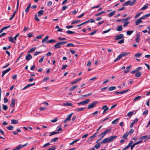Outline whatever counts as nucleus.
<instances>
[{
	"instance_id": "e433bc0d",
	"label": "nucleus",
	"mask_w": 150,
	"mask_h": 150,
	"mask_svg": "<svg viewBox=\"0 0 150 150\" xmlns=\"http://www.w3.org/2000/svg\"><path fill=\"white\" fill-rule=\"evenodd\" d=\"M116 89L115 86H111L109 88V90L110 91H112Z\"/></svg>"
},
{
	"instance_id": "13d9d810",
	"label": "nucleus",
	"mask_w": 150,
	"mask_h": 150,
	"mask_svg": "<svg viewBox=\"0 0 150 150\" xmlns=\"http://www.w3.org/2000/svg\"><path fill=\"white\" fill-rule=\"evenodd\" d=\"M35 19L37 21H40L39 18L38 17L36 14H35Z\"/></svg>"
},
{
	"instance_id": "338daca9",
	"label": "nucleus",
	"mask_w": 150,
	"mask_h": 150,
	"mask_svg": "<svg viewBox=\"0 0 150 150\" xmlns=\"http://www.w3.org/2000/svg\"><path fill=\"white\" fill-rule=\"evenodd\" d=\"M134 4V3L133 1H132L130 0V2L129 3V5L130 6H132Z\"/></svg>"
},
{
	"instance_id": "a18cd8bd",
	"label": "nucleus",
	"mask_w": 150,
	"mask_h": 150,
	"mask_svg": "<svg viewBox=\"0 0 150 150\" xmlns=\"http://www.w3.org/2000/svg\"><path fill=\"white\" fill-rule=\"evenodd\" d=\"M3 107L2 108L3 110H6L8 108V106L6 105H4V104L2 105Z\"/></svg>"
},
{
	"instance_id": "6e6d98bb",
	"label": "nucleus",
	"mask_w": 150,
	"mask_h": 150,
	"mask_svg": "<svg viewBox=\"0 0 150 150\" xmlns=\"http://www.w3.org/2000/svg\"><path fill=\"white\" fill-rule=\"evenodd\" d=\"M142 13V12H140L139 13H138L135 16L134 18H137Z\"/></svg>"
},
{
	"instance_id": "20e7f679",
	"label": "nucleus",
	"mask_w": 150,
	"mask_h": 150,
	"mask_svg": "<svg viewBox=\"0 0 150 150\" xmlns=\"http://www.w3.org/2000/svg\"><path fill=\"white\" fill-rule=\"evenodd\" d=\"M98 133V132L94 133L92 136H91L89 137V138L88 139L86 142H88L90 141H92L93 139L96 137V135Z\"/></svg>"
},
{
	"instance_id": "8fccbe9b",
	"label": "nucleus",
	"mask_w": 150,
	"mask_h": 150,
	"mask_svg": "<svg viewBox=\"0 0 150 150\" xmlns=\"http://www.w3.org/2000/svg\"><path fill=\"white\" fill-rule=\"evenodd\" d=\"M148 113V110H146L144 111L142 115H145L146 116L147 115Z\"/></svg>"
},
{
	"instance_id": "2eb2a0df",
	"label": "nucleus",
	"mask_w": 150,
	"mask_h": 150,
	"mask_svg": "<svg viewBox=\"0 0 150 150\" xmlns=\"http://www.w3.org/2000/svg\"><path fill=\"white\" fill-rule=\"evenodd\" d=\"M138 121V118H136L134 120L133 122H132L130 124V128H132L134 125V124L136 122H137Z\"/></svg>"
},
{
	"instance_id": "3c124183",
	"label": "nucleus",
	"mask_w": 150,
	"mask_h": 150,
	"mask_svg": "<svg viewBox=\"0 0 150 150\" xmlns=\"http://www.w3.org/2000/svg\"><path fill=\"white\" fill-rule=\"evenodd\" d=\"M128 91H129V90L128 89H127V90H125V91H122L119 92L120 94H123L124 93H126Z\"/></svg>"
},
{
	"instance_id": "5701e85b",
	"label": "nucleus",
	"mask_w": 150,
	"mask_h": 150,
	"mask_svg": "<svg viewBox=\"0 0 150 150\" xmlns=\"http://www.w3.org/2000/svg\"><path fill=\"white\" fill-rule=\"evenodd\" d=\"M133 143V141H131L129 143L128 145L125 147V149H127L129 148L130 146Z\"/></svg>"
},
{
	"instance_id": "c756f323",
	"label": "nucleus",
	"mask_w": 150,
	"mask_h": 150,
	"mask_svg": "<svg viewBox=\"0 0 150 150\" xmlns=\"http://www.w3.org/2000/svg\"><path fill=\"white\" fill-rule=\"evenodd\" d=\"M115 11H114L113 12L110 13L108 15V16L109 17H111L113 16L115 13Z\"/></svg>"
},
{
	"instance_id": "72a5a7b5",
	"label": "nucleus",
	"mask_w": 150,
	"mask_h": 150,
	"mask_svg": "<svg viewBox=\"0 0 150 150\" xmlns=\"http://www.w3.org/2000/svg\"><path fill=\"white\" fill-rule=\"evenodd\" d=\"M55 28L58 29V30H57V32H61L63 30V29L62 28H60L58 25L56 26L55 27Z\"/></svg>"
},
{
	"instance_id": "9b49d317",
	"label": "nucleus",
	"mask_w": 150,
	"mask_h": 150,
	"mask_svg": "<svg viewBox=\"0 0 150 150\" xmlns=\"http://www.w3.org/2000/svg\"><path fill=\"white\" fill-rule=\"evenodd\" d=\"M73 105L72 104L70 103H69L67 102L65 103H63L62 104V105L66 106H71Z\"/></svg>"
},
{
	"instance_id": "c9c22d12",
	"label": "nucleus",
	"mask_w": 150,
	"mask_h": 150,
	"mask_svg": "<svg viewBox=\"0 0 150 150\" xmlns=\"http://www.w3.org/2000/svg\"><path fill=\"white\" fill-rule=\"evenodd\" d=\"M122 57H121V56L120 54L117 57V58L114 60L115 62H116L117 61L119 60H120Z\"/></svg>"
},
{
	"instance_id": "0e129e2a",
	"label": "nucleus",
	"mask_w": 150,
	"mask_h": 150,
	"mask_svg": "<svg viewBox=\"0 0 150 150\" xmlns=\"http://www.w3.org/2000/svg\"><path fill=\"white\" fill-rule=\"evenodd\" d=\"M96 30H94V31L90 33L89 34V35H94L96 33Z\"/></svg>"
},
{
	"instance_id": "774afa93",
	"label": "nucleus",
	"mask_w": 150,
	"mask_h": 150,
	"mask_svg": "<svg viewBox=\"0 0 150 150\" xmlns=\"http://www.w3.org/2000/svg\"><path fill=\"white\" fill-rule=\"evenodd\" d=\"M52 3L51 1H49L47 2V5L48 6H50L52 5Z\"/></svg>"
},
{
	"instance_id": "473e14b6",
	"label": "nucleus",
	"mask_w": 150,
	"mask_h": 150,
	"mask_svg": "<svg viewBox=\"0 0 150 150\" xmlns=\"http://www.w3.org/2000/svg\"><path fill=\"white\" fill-rule=\"evenodd\" d=\"M18 122L16 120H12L11 121V123L12 124H16L18 123Z\"/></svg>"
},
{
	"instance_id": "5fc2aeb1",
	"label": "nucleus",
	"mask_w": 150,
	"mask_h": 150,
	"mask_svg": "<svg viewBox=\"0 0 150 150\" xmlns=\"http://www.w3.org/2000/svg\"><path fill=\"white\" fill-rule=\"evenodd\" d=\"M74 45L72 43H69L67 44L66 45V47H74Z\"/></svg>"
},
{
	"instance_id": "79ce46f5",
	"label": "nucleus",
	"mask_w": 150,
	"mask_h": 150,
	"mask_svg": "<svg viewBox=\"0 0 150 150\" xmlns=\"http://www.w3.org/2000/svg\"><path fill=\"white\" fill-rule=\"evenodd\" d=\"M141 96H139L135 98L133 100V101L135 102L137 100H139L141 99Z\"/></svg>"
},
{
	"instance_id": "bb28decb",
	"label": "nucleus",
	"mask_w": 150,
	"mask_h": 150,
	"mask_svg": "<svg viewBox=\"0 0 150 150\" xmlns=\"http://www.w3.org/2000/svg\"><path fill=\"white\" fill-rule=\"evenodd\" d=\"M117 30L118 31H120L122 30V25L118 26L117 28Z\"/></svg>"
},
{
	"instance_id": "a19ab883",
	"label": "nucleus",
	"mask_w": 150,
	"mask_h": 150,
	"mask_svg": "<svg viewBox=\"0 0 150 150\" xmlns=\"http://www.w3.org/2000/svg\"><path fill=\"white\" fill-rule=\"evenodd\" d=\"M36 48V47H34L31 48L28 52L32 53L33 52Z\"/></svg>"
},
{
	"instance_id": "4d7b16f0",
	"label": "nucleus",
	"mask_w": 150,
	"mask_h": 150,
	"mask_svg": "<svg viewBox=\"0 0 150 150\" xmlns=\"http://www.w3.org/2000/svg\"><path fill=\"white\" fill-rule=\"evenodd\" d=\"M118 119H115V120H113V121H112V124H117V121L118 120Z\"/></svg>"
},
{
	"instance_id": "c85d7f7f",
	"label": "nucleus",
	"mask_w": 150,
	"mask_h": 150,
	"mask_svg": "<svg viewBox=\"0 0 150 150\" xmlns=\"http://www.w3.org/2000/svg\"><path fill=\"white\" fill-rule=\"evenodd\" d=\"M142 74V73L140 72H137L135 74V76L136 77H139Z\"/></svg>"
},
{
	"instance_id": "ddd939ff",
	"label": "nucleus",
	"mask_w": 150,
	"mask_h": 150,
	"mask_svg": "<svg viewBox=\"0 0 150 150\" xmlns=\"http://www.w3.org/2000/svg\"><path fill=\"white\" fill-rule=\"evenodd\" d=\"M107 142H110L109 137L104 139L101 142V144H105Z\"/></svg>"
},
{
	"instance_id": "6e6552de",
	"label": "nucleus",
	"mask_w": 150,
	"mask_h": 150,
	"mask_svg": "<svg viewBox=\"0 0 150 150\" xmlns=\"http://www.w3.org/2000/svg\"><path fill=\"white\" fill-rule=\"evenodd\" d=\"M73 114V113H70V114L68 115H67V118L64 121V123H66L68 121H69L70 120L71 118V117L72 116Z\"/></svg>"
},
{
	"instance_id": "4be33fe9",
	"label": "nucleus",
	"mask_w": 150,
	"mask_h": 150,
	"mask_svg": "<svg viewBox=\"0 0 150 150\" xmlns=\"http://www.w3.org/2000/svg\"><path fill=\"white\" fill-rule=\"evenodd\" d=\"M31 4L30 3L29 4L28 6H27L26 9L25 10V12L26 13H27L29 11L30 8V7Z\"/></svg>"
},
{
	"instance_id": "680f3d73",
	"label": "nucleus",
	"mask_w": 150,
	"mask_h": 150,
	"mask_svg": "<svg viewBox=\"0 0 150 150\" xmlns=\"http://www.w3.org/2000/svg\"><path fill=\"white\" fill-rule=\"evenodd\" d=\"M27 35L28 37L30 38L32 36L33 34L31 33H28Z\"/></svg>"
},
{
	"instance_id": "1a4fd4ad",
	"label": "nucleus",
	"mask_w": 150,
	"mask_h": 150,
	"mask_svg": "<svg viewBox=\"0 0 150 150\" xmlns=\"http://www.w3.org/2000/svg\"><path fill=\"white\" fill-rule=\"evenodd\" d=\"M109 109V108L108 107L107 105H105L102 108V109L103 110V114H104L105 112Z\"/></svg>"
},
{
	"instance_id": "7ed1b4c3",
	"label": "nucleus",
	"mask_w": 150,
	"mask_h": 150,
	"mask_svg": "<svg viewBox=\"0 0 150 150\" xmlns=\"http://www.w3.org/2000/svg\"><path fill=\"white\" fill-rule=\"evenodd\" d=\"M98 103V102L94 101L93 103L88 105L87 107L88 109H90L95 107L96 104Z\"/></svg>"
},
{
	"instance_id": "4c0bfd02",
	"label": "nucleus",
	"mask_w": 150,
	"mask_h": 150,
	"mask_svg": "<svg viewBox=\"0 0 150 150\" xmlns=\"http://www.w3.org/2000/svg\"><path fill=\"white\" fill-rule=\"evenodd\" d=\"M101 144L100 142L97 143L96 144L95 146V148L96 149L98 148L100 146Z\"/></svg>"
},
{
	"instance_id": "58836bf2",
	"label": "nucleus",
	"mask_w": 150,
	"mask_h": 150,
	"mask_svg": "<svg viewBox=\"0 0 150 150\" xmlns=\"http://www.w3.org/2000/svg\"><path fill=\"white\" fill-rule=\"evenodd\" d=\"M105 13V11H102L99 13H98L95 15L96 16H99L100 15H101L104 13Z\"/></svg>"
},
{
	"instance_id": "c03bdc74",
	"label": "nucleus",
	"mask_w": 150,
	"mask_h": 150,
	"mask_svg": "<svg viewBox=\"0 0 150 150\" xmlns=\"http://www.w3.org/2000/svg\"><path fill=\"white\" fill-rule=\"evenodd\" d=\"M59 132H53L50 133V135H49L50 136H51L52 135L58 134Z\"/></svg>"
},
{
	"instance_id": "e2e57ef3",
	"label": "nucleus",
	"mask_w": 150,
	"mask_h": 150,
	"mask_svg": "<svg viewBox=\"0 0 150 150\" xmlns=\"http://www.w3.org/2000/svg\"><path fill=\"white\" fill-rule=\"evenodd\" d=\"M88 135V134L87 133L86 134L83 135L82 137V139H83L85 138H86Z\"/></svg>"
},
{
	"instance_id": "393cba45",
	"label": "nucleus",
	"mask_w": 150,
	"mask_h": 150,
	"mask_svg": "<svg viewBox=\"0 0 150 150\" xmlns=\"http://www.w3.org/2000/svg\"><path fill=\"white\" fill-rule=\"evenodd\" d=\"M129 133L128 132H127L126 133H125V134H124L122 137V138H123L125 139H127V137L129 135Z\"/></svg>"
},
{
	"instance_id": "423d86ee",
	"label": "nucleus",
	"mask_w": 150,
	"mask_h": 150,
	"mask_svg": "<svg viewBox=\"0 0 150 150\" xmlns=\"http://www.w3.org/2000/svg\"><path fill=\"white\" fill-rule=\"evenodd\" d=\"M28 144L27 143H26L25 144H24L23 145H22L21 144H20L16 148L13 149L12 150H18L21 149L23 147H24L26 146Z\"/></svg>"
},
{
	"instance_id": "412c9836",
	"label": "nucleus",
	"mask_w": 150,
	"mask_h": 150,
	"mask_svg": "<svg viewBox=\"0 0 150 150\" xmlns=\"http://www.w3.org/2000/svg\"><path fill=\"white\" fill-rule=\"evenodd\" d=\"M8 38L9 39V41L10 42L15 44L16 43V42L14 40V38L13 37H9Z\"/></svg>"
},
{
	"instance_id": "f257e3e1",
	"label": "nucleus",
	"mask_w": 150,
	"mask_h": 150,
	"mask_svg": "<svg viewBox=\"0 0 150 150\" xmlns=\"http://www.w3.org/2000/svg\"><path fill=\"white\" fill-rule=\"evenodd\" d=\"M67 43V41H62L59 42L57 43H56L54 46V49H55L59 48L61 47V45H63V44H64L65 43Z\"/></svg>"
},
{
	"instance_id": "dca6fc26",
	"label": "nucleus",
	"mask_w": 150,
	"mask_h": 150,
	"mask_svg": "<svg viewBox=\"0 0 150 150\" xmlns=\"http://www.w3.org/2000/svg\"><path fill=\"white\" fill-rule=\"evenodd\" d=\"M111 129H108L106 130H105L104 132H103V133H102L105 136L106 134H107L110 132L111 131Z\"/></svg>"
},
{
	"instance_id": "6ab92c4d",
	"label": "nucleus",
	"mask_w": 150,
	"mask_h": 150,
	"mask_svg": "<svg viewBox=\"0 0 150 150\" xmlns=\"http://www.w3.org/2000/svg\"><path fill=\"white\" fill-rule=\"evenodd\" d=\"M117 137V136H113L109 137L110 142H112L114 139Z\"/></svg>"
},
{
	"instance_id": "49530a36",
	"label": "nucleus",
	"mask_w": 150,
	"mask_h": 150,
	"mask_svg": "<svg viewBox=\"0 0 150 150\" xmlns=\"http://www.w3.org/2000/svg\"><path fill=\"white\" fill-rule=\"evenodd\" d=\"M58 139V138L57 137H55L51 140L50 142H54Z\"/></svg>"
},
{
	"instance_id": "603ef678",
	"label": "nucleus",
	"mask_w": 150,
	"mask_h": 150,
	"mask_svg": "<svg viewBox=\"0 0 150 150\" xmlns=\"http://www.w3.org/2000/svg\"><path fill=\"white\" fill-rule=\"evenodd\" d=\"M142 54V53H138L136 54L135 55V57H139Z\"/></svg>"
},
{
	"instance_id": "052dcab7",
	"label": "nucleus",
	"mask_w": 150,
	"mask_h": 150,
	"mask_svg": "<svg viewBox=\"0 0 150 150\" xmlns=\"http://www.w3.org/2000/svg\"><path fill=\"white\" fill-rule=\"evenodd\" d=\"M140 140L139 141L134 144L135 145V146L142 142V140Z\"/></svg>"
},
{
	"instance_id": "7c9ffc66",
	"label": "nucleus",
	"mask_w": 150,
	"mask_h": 150,
	"mask_svg": "<svg viewBox=\"0 0 150 150\" xmlns=\"http://www.w3.org/2000/svg\"><path fill=\"white\" fill-rule=\"evenodd\" d=\"M49 38V36H48L47 35L46 36L45 38L42 40V43H43L45 42Z\"/></svg>"
},
{
	"instance_id": "37998d69",
	"label": "nucleus",
	"mask_w": 150,
	"mask_h": 150,
	"mask_svg": "<svg viewBox=\"0 0 150 150\" xmlns=\"http://www.w3.org/2000/svg\"><path fill=\"white\" fill-rule=\"evenodd\" d=\"M92 94V93H89L87 94H86V95H82L81 96V98H83V97H87V96H88L91 95Z\"/></svg>"
},
{
	"instance_id": "ea45409f",
	"label": "nucleus",
	"mask_w": 150,
	"mask_h": 150,
	"mask_svg": "<svg viewBox=\"0 0 150 150\" xmlns=\"http://www.w3.org/2000/svg\"><path fill=\"white\" fill-rule=\"evenodd\" d=\"M134 32L133 30L128 31L127 32V35H130Z\"/></svg>"
},
{
	"instance_id": "a878e982",
	"label": "nucleus",
	"mask_w": 150,
	"mask_h": 150,
	"mask_svg": "<svg viewBox=\"0 0 150 150\" xmlns=\"http://www.w3.org/2000/svg\"><path fill=\"white\" fill-rule=\"evenodd\" d=\"M137 111V110H136L135 111V112L134 113H133L134 112L133 111L130 112H129L128 113V114H127V116H128L131 117L132 116V115L133 114H135L136 113Z\"/></svg>"
},
{
	"instance_id": "864d4df0",
	"label": "nucleus",
	"mask_w": 150,
	"mask_h": 150,
	"mask_svg": "<svg viewBox=\"0 0 150 150\" xmlns=\"http://www.w3.org/2000/svg\"><path fill=\"white\" fill-rule=\"evenodd\" d=\"M84 109H85L84 108H77V109H76V110L77 111L79 112V111H82L83 110H84Z\"/></svg>"
},
{
	"instance_id": "bf43d9fd",
	"label": "nucleus",
	"mask_w": 150,
	"mask_h": 150,
	"mask_svg": "<svg viewBox=\"0 0 150 150\" xmlns=\"http://www.w3.org/2000/svg\"><path fill=\"white\" fill-rule=\"evenodd\" d=\"M58 120L57 118H55L54 119L51 120V122H55Z\"/></svg>"
},
{
	"instance_id": "de8ad7c7",
	"label": "nucleus",
	"mask_w": 150,
	"mask_h": 150,
	"mask_svg": "<svg viewBox=\"0 0 150 150\" xmlns=\"http://www.w3.org/2000/svg\"><path fill=\"white\" fill-rule=\"evenodd\" d=\"M124 25H123V26L124 27H126L127 26L128 24L129 23V21L126 22V21H124Z\"/></svg>"
},
{
	"instance_id": "0eeeda50",
	"label": "nucleus",
	"mask_w": 150,
	"mask_h": 150,
	"mask_svg": "<svg viewBox=\"0 0 150 150\" xmlns=\"http://www.w3.org/2000/svg\"><path fill=\"white\" fill-rule=\"evenodd\" d=\"M124 37V35L123 34H119L117 35H116L115 37V40H117L121 39L122 38Z\"/></svg>"
},
{
	"instance_id": "f03ea898",
	"label": "nucleus",
	"mask_w": 150,
	"mask_h": 150,
	"mask_svg": "<svg viewBox=\"0 0 150 150\" xmlns=\"http://www.w3.org/2000/svg\"><path fill=\"white\" fill-rule=\"evenodd\" d=\"M144 139H145L144 142H145L147 140L150 139V134L149 136L144 135L142 136L139 139V140H142Z\"/></svg>"
},
{
	"instance_id": "69168bd1",
	"label": "nucleus",
	"mask_w": 150,
	"mask_h": 150,
	"mask_svg": "<svg viewBox=\"0 0 150 150\" xmlns=\"http://www.w3.org/2000/svg\"><path fill=\"white\" fill-rule=\"evenodd\" d=\"M124 40L123 39L119 41L118 43L119 44L123 43H124Z\"/></svg>"
},
{
	"instance_id": "cd10ccee",
	"label": "nucleus",
	"mask_w": 150,
	"mask_h": 150,
	"mask_svg": "<svg viewBox=\"0 0 150 150\" xmlns=\"http://www.w3.org/2000/svg\"><path fill=\"white\" fill-rule=\"evenodd\" d=\"M148 4H145L141 9V10H143L146 9L148 7Z\"/></svg>"
},
{
	"instance_id": "f8f14e48",
	"label": "nucleus",
	"mask_w": 150,
	"mask_h": 150,
	"mask_svg": "<svg viewBox=\"0 0 150 150\" xmlns=\"http://www.w3.org/2000/svg\"><path fill=\"white\" fill-rule=\"evenodd\" d=\"M142 22V19L139 18L135 22V25H138Z\"/></svg>"
},
{
	"instance_id": "4468645a",
	"label": "nucleus",
	"mask_w": 150,
	"mask_h": 150,
	"mask_svg": "<svg viewBox=\"0 0 150 150\" xmlns=\"http://www.w3.org/2000/svg\"><path fill=\"white\" fill-rule=\"evenodd\" d=\"M104 136L105 135L102 133L100 134L98 136V137L100 138L96 141V142L98 143V141L102 140Z\"/></svg>"
},
{
	"instance_id": "f704fd0d",
	"label": "nucleus",
	"mask_w": 150,
	"mask_h": 150,
	"mask_svg": "<svg viewBox=\"0 0 150 150\" xmlns=\"http://www.w3.org/2000/svg\"><path fill=\"white\" fill-rule=\"evenodd\" d=\"M6 128L8 129L9 130H11L13 129L14 127L12 125H10L9 126L7 127Z\"/></svg>"
},
{
	"instance_id": "aec40b11",
	"label": "nucleus",
	"mask_w": 150,
	"mask_h": 150,
	"mask_svg": "<svg viewBox=\"0 0 150 150\" xmlns=\"http://www.w3.org/2000/svg\"><path fill=\"white\" fill-rule=\"evenodd\" d=\"M129 54V52H124L120 54V55L121 56V57H123L128 55Z\"/></svg>"
},
{
	"instance_id": "2f4dec72",
	"label": "nucleus",
	"mask_w": 150,
	"mask_h": 150,
	"mask_svg": "<svg viewBox=\"0 0 150 150\" xmlns=\"http://www.w3.org/2000/svg\"><path fill=\"white\" fill-rule=\"evenodd\" d=\"M56 42V41L54 40L53 39H51L46 41V43H53Z\"/></svg>"
},
{
	"instance_id": "a211bd4d",
	"label": "nucleus",
	"mask_w": 150,
	"mask_h": 150,
	"mask_svg": "<svg viewBox=\"0 0 150 150\" xmlns=\"http://www.w3.org/2000/svg\"><path fill=\"white\" fill-rule=\"evenodd\" d=\"M32 56L30 54H28L25 57V59L27 61H29L30 59H32Z\"/></svg>"
},
{
	"instance_id": "b1692460",
	"label": "nucleus",
	"mask_w": 150,
	"mask_h": 150,
	"mask_svg": "<svg viewBox=\"0 0 150 150\" xmlns=\"http://www.w3.org/2000/svg\"><path fill=\"white\" fill-rule=\"evenodd\" d=\"M44 11L43 10H40L38 12V16L40 17L43 14Z\"/></svg>"
},
{
	"instance_id": "39448f33",
	"label": "nucleus",
	"mask_w": 150,
	"mask_h": 150,
	"mask_svg": "<svg viewBox=\"0 0 150 150\" xmlns=\"http://www.w3.org/2000/svg\"><path fill=\"white\" fill-rule=\"evenodd\" d=\"M90 100L89 99H87L85 100H83L80 103H78V105H84L86 104H88L90 101Z\"/></svg>"
},
{
	"instance_id": "9d476101",
	"label": "nucleus",
	"mask_w": 150,
	"mask_h": 150,
	"mask_svg": "<svg viewBox=\"0 0 150 150\" xmlns=\"http://www.w3.org/2000/svg\"><path fill=\"white\" fill-rule=\"evenodd\" d=\"M15 100L14 99H12L11 100V102L10 104V106L12 108H14L15 107Z\"/></svg>"
},
{
	"instance_id": "f3484780",
	"label": "nucleus",
	"mask_w": 150,
	"mask_h": 150,
	"mask_svg": "<svg viewBox=\"0 0 150 150\" xmlns=\"http://www.w3.org/2000/svg\"><path fill=\"white\" fill-rule=\"evenodd\" d=\"M11 70V68H9L5 70L4 71L2 72V75L1 76L2 77L4 75V74H6L9 72L10 70Z\"/></svg>"
},
{
	"instance_id": "09e8293b",
	"label": "nucleus",
	"mask_w": 150,
	"mask_h": 150,
	"mask_svg": "<svg viewBox=\"0 0 150 150\" xmlns=\"http://www.w3.org/2000/svg\"><path fill=\"white\" fill-rule=\"evenodd\" d=\"M56 149V147L54 146H52L50 148H49L47 150H55Z\"/></svg>"
}]
</instances>
